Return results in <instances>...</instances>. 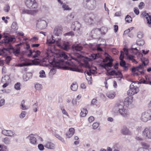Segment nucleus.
<instances>
[{"instance_id":"nucleus-1","label":"nucleus","mask_w":151,"mask_h":151,"mask_svg":"<svg viewBox=\"0 0 151 151\" xmlns=\"http://www.w3.org/2000/svg\"><path fill=\"white\" fill-rule=\"evenodd\" d=\"M59 55L61 58H63L68 61L66 63V65L64 67L65 69L74 71L81 72V70L73 63L74 61L79 62L78 59L81 58V56L78 53H72L69 55L68 57L64 52H61L59 54Z\"/></svg>"},{"instance_id":"nucleus-2","label":"nucleus","mask_w":151,"mask_h":151,"mask_svg":"<svg viewBox=\"0 0 151 151\" xmlns=\"http://www.w3.org/2000/svg\"><path fill=\"white\" fill-rule=\"evenodd\" d=\"M142 63L137 67H134L132 69V72H135L138 71L141 74H144L145 70L144 67L148 65L149 63V60L147 58H141Z\"/></svg>"},{"instance_id":"nucleus-3","label":"nucleus","mask_w":151,"mask_h":151,"mask_svg":"<svg viewBox=\"0 0 151 151\" xmlns=\"http://www.w3.org/2000/svg\"><path fill=\"white\" fill-rule=\"evenodd\" d=\"M124 103L121 102L116 104L114 109L118 113L120 114L124 117H127L129 115V112L127 109H124Z\"/></svg>"},{"instance_id":"nucleus-4","label":"nucleus","mask_w":151,"mask_h":151,"mask_svg":"<svg viewBox=\"0 0 151 151\" xmlns=\"http://www.w3.org/2000/svg\"><path fill=\"white\" fill-rule=\"evenodd\" d=\"M105 58L103 59V62H107L109 61V62L107 63H104L101 65V66L104 68L107 71H108V70L109 67H111L112 65V62L113 61V59L112 58H110L111 56L107 53H105Z\"/></svg>"},{"instance_id":"nucleus-5","label":"nucleus","mask_w":151,"mask_h":151,"mask_svg":"<svg viewBox=\"0 0 151 151\" xmlns=\"http://www.w3.org/2000/svg\"><path fill=\"white\" fill-rule=\"evenodd\" d=\"M83 6L91 10L95 9L96 6V1L95 0H83Z\"/></svg>"},{"instance_id":"nucleus-6","label":"nucleus","mask_w":151,"mask_h":151,"mask_svg":"<svg viewBox=\"0 0 151 151\" xmlns=\"http://www.w3.org/2000/svg\"><path fill=\"white\" fill-rule=\"evenodd\" d=\"M25 3L27 6L30 9H36L38 6L35 0H25Z\"/></svg>"},{"instance_id":"nucleus-7","label":"nucleus","mask_w":151,"mask_h":151,"mask_svg":"<svg viewBox=\"0 0 151 151\" xmlns=\"http://www.w3.org/2000/svg\"><path fill=\"white\" fill-rule=\"evenodd\" d=\"M151 119V111L147 110L143 112L142 115L141 120L144 122H147Z\"/></svg>"},{"instance_id":"nucleus-8","label":"nucleus","mask_w":151,"mask_h":151,"mask_svg":"<svg viewBox=\"0 0 151 151\" xmlns=\"http://www.w3.org/2000/svg\"><path fill=\"white\" fill-rule=\"evenodd\" d=\"M60 65V64L59 62L55 61H53L51 63H50V67L52 68H50V70L49 73V75L52 76L55 74L56 72V67H58Z\"/></svg>"},{"instance_id":"nucleus-9","label":"nucleus","mask_w":151,"mask_h":151,"mask_svg":"<svg viewBox=\"0 0 151 151\" xmlns=\"http://www.w3.org/2000/svg\"><path fill=\"white\" fill-rule=\"evenodd\" d=\"M94 17L95 15L93 13H87L84 15V18L85 22L91 24L93 21Z\"/></svg>"},{"instance_id":"nucleus-10","label":"nucleus","mask_w":151,"mask_h":151,"mask_svg":"<svg viewBox=\"0 0 151 151\" xmlns=\"http://www.w3.org/2000/svg\"><path fill=\"white\" fill-rule=\"evenodd\" d=\"M81 27L80 24L78 22H73L71 25L72 29L74 31H76L79 35L82 33V31L81 29Z\"/></svg>"},{"instance_id":"nucleus-11","label":"nucleus","mask_w":151,"mask_h":151,"mask_svg":"<svg viewBox=\"0 0 151 151\" xmlns=\"http://www.w3.org/2000/svg\"><path fill=\"white\" fill-rule=\"evenodd\" d=\"M7 52L8 54L13 53L15 55L18 56L20 54V49L19 48H14L13 46L10 45L7 47Z\"/></svg>"},{"instance_id":"nucleus-12","label":"nucleus","mask_w":151,"mask_h":151,"mask_svg":"<svg viewBox=\"0 0 151 151\" xmlns=\"http://www.w3.org/2000/svg\"><path fill=\"white\" fill-rule=\"evenodd\" d=\"M47 26V23L46 21L42 19H39L37 20V26L39 28L42 29L45 28Z\"/></svg>"},{"instance_id":"nucleus-13","label":"nucleus","mask_w":151,"mask_h":151,"mask_svg":"<svg viewBox=\"0 0 151 151\" xmlns=\"http://www.w3.org/2000/svg\"><path fill=\"white\" fill-rule=\"evenodd\" d=\"M142 136L146 139H151V127H147L142 132Z\"/></svg>"},{"instance_id":"nucleus-14","label":"nucleus","mask_w":151,"mask_h":151,"mask_svg":"<svg viewBox=\"0 0 151 151\" xmlns=\"http://www.w3.org/2000/svg\"><path fill=\"white\" fill-rule=\"evenodd\" d=\"M3 40L5 44H10L11 42H14L15 41L14 37L10 35H5Z\"/></svg>"},{"instance_id":"nucleus-15","label":"nucleus","mask_w":151,"mask_h":151,"mask_svg":"<svg viewBox=\"0 0 151 151\" xmlns=\"http://www.w3.org/2000/svg\"><path fill=\"white\" fill-rule=\"evenodd\" d=\"M101 34L100 29L97 28L93 29L91 31L90 35L93 38H96L99 36Z\"/></svg>"},{"instance_id":"nucleus-16","label":"nucleus","mask_w":151,"mask_h":151,"mask_svg":"<svg viewBox=\"0 0 151 151\" xmlns=\"http://www.w3.org/2000/svg\"><path fill=\"white\" fill-rule=\"evenodd\" d=\"M63 27L61 26H57L55 28L53 34L55 36H59L62 34V32Z\"/></svg>"},{"instance_id":"nucleus-17","label":"nucleus","mask_w":151,"mask_h":151,"mask_svg":"<svg viewBox=\"0 0 151 151\" xmlns=\"http://www.w3.org/2000/svg\"><path fill=\"white\" fill-rule=\"evenodd\" d=\"M56 41V37L52 35H49L47 36V43L49 45L54 43Z\"/></svg>"},{"instance_id":"nucleus-18","label":"nucleus","mask_w":151,"mask_h":151,"mask_svg":"<svg viewBox=\"0 0 151 151\" xmlns=\"http://www.w3.org/2000/svg\"><path fill=\"white\" fill-rule=\"evenodd\" d=\"M2 134L6 136L14 137L15 133L11 130H2L1 131Z\"/></svg>"},{"instance_id":"nucleus-19","label":"nucleus","mask_w":151,"mask_h":151,"mask_svg":"<svg viewBox=\"0 0 151 151\" xmlns=\"http://www.w3.org/2000/svg\"><path fill=\"white\" fill-rule=\"evenodd\" d=\"M109 74L111 76H114L115 75L116 76V77H118L120 78L119 79H120L121 78H122L123 77V76L122 74V73L121 72L119 71H116L115 70H112L111 71H110L109 72Z\"/></svg>"},{"instance_id":"nucleus-20","label":"nucleus","mask_w":151,"mask_h":151,"mask_svg":"<svg viewBox=\"0 0 151 151\" xmlns=\"http://www.w3.org/2000/svg\"><path fill=\"white\" fill-rule=\"evenodd\" d=\"M150 14V13H146L144 16L146 19L147 23L148 24V27H151V15Z\"/></svg>"},{"instance_id":"nucleus-21","label":"nucleus","mask_w":151,"mask_h":151,"mask_svg":"<svg viewBox=\"0 0 151 151\" xmlns=\"http://www.w3.org/2000/svg\"><path fill=\"white\" fill-rule=\"evenodd\" d=\"M60 47L65 50L68 51L70 48V43L68 42H64L61 45Z\"/></svg>"},{"instance_id":"nucleus-22","label":"nucleus","mask_w":151,"mask_h":151,"mask_svg":"<svg viewBox=\"0 0 151 151\" xmlns=\"http://www.w3.org/2000/svg\"><path fill=\"white\" fill-rule=\"evenodd\" d=\"M45 147L49 149H54L55 148V145L51 142H47L44 145Z\"/></svg>"},{"instance_id":"nucleus-23","label":"nucleus","mask_w":151,"mask_h":151,"mask_svg":"<svg viewBox=\"0 0 151 151\" xmlns=\"http://www.w3.org/2000/svg\"><path fill=\"white\" fill-rule=\"evenodd\" d=\"M133 98L132 97H126L124 100V105L128 106L129 105L131 104L133 102Z\"/></svg>"},{"instance_id":"nucleus-24","label":"nucleus","mask_w":151,"mask_h":151,"mask_svg":"<svg viewBox=\"0 0 151 151\" xmlns=\"http://www.w3.org/2000/svg\"><path fill=\"white\" fill-rule=\"evenodd\" d=\"M89 58H87L89 59V61H92L100 57L99 54H92L89 56Z\"/></svg>"},{"instance_id":"nucleus-25","label":"nucleus","mask_w":151,"mask_h":151,"mask_svg":"<svg viewBox=\"0 0 151 151\" xmlns=\"http://www.w3.org/2000/svg\"><path fill=\"white\" fill-rule=\"evenodd\" d=\"M75 129L74 128H71L69 129L68 132L66 134V136L67 137L70 138L74 134Z\"/></svg>"},{"instance_id":"nucleus-26","label":"nucleus","mask_w":151,"mask_h":151,"mask_svg":"<svg viewBox=\"0 0 151 151\" xmlns=\"http://www.w3.org/2000/svg\"><path fill=\"white\" fill-rule=\"evenodd\" d=\"M27 138L29 140L30 142L33 144H35L36 143V138L33 136L32 134L30 135L27 137Z\"/></svg>"},{"instance_id":"nucleus-27","label":"nucleus","mask_w":151,"mask_h":151,"mask_svg":"<svg viewBox=\"0 0 151 151\" xmlns=\"http://www.w3.org/2000/svg\"><path fill=\"white\" fill-rule=\"evenodd\" d=\"M139 91L138 88H137L136 90L131 89H130L127 91V94L129 96H131L137 93Z\"/></svg>"},{"instance_id":"nucleus-28","label":"nucleus","mask_w":151,"mask_h":151,"mask_svg":"<svg viewBox=\"0 0 151 151\" xmlns=\"http://www.w3.org/2000/svg\"><path fill=\"white\" fill-rule=\"evenodd\" d=\"M82 47L78 45H73L72 46V49L73 51H80L82 49Z\"/></svg>"},{"instance_id":"nucleus-29","label":"nucleus","mask_w":151,"mask_h":151,"mask_svg":"<svg viewBox=\"0 0 151 151\" xmlns=\"http://www.w3.org/2000/svg\"><path fill=\"white\" fill-rule=\"evenodd\" d=\"M32 62L33 63H31L30 62H24L22 63L21 64H18L17 65H16V66H19V67H23V66H27L30 65H31L33 64H34V61H32Z\"/></svg>"},{"instance_id":"nucleus-30","label":"nucleus","mask_w":151,"mask_h":151,"mask_svg":"<svg viewBox=\"0 0 151 151\" xmlns=\"http://www.w3.org/2000/svg\"><path fill=\"white\" fill-rule=\"evenodd\" d=\"M2 142L6 145H9L11 144V140L9 138L6 137L3 139Z\"/></svg>"},{"instance_id":"nucleus-31","label":"nucleus","mask_w":151,"mask_h":151,"mask_svg":"<svg viewBox=\"0 0 151 151\" xmlns=\"http://www.w3.org/2000/svg\"><path fill=\"white\" fill-rule=\"evenodd\" d=\"M122 133L124 134L127 135L131 134L130 132L126 127H123L122 129Z\"/></svg>"},{"instance_id":"nucleus-32","label":"nucleus","mask_w":151,"mask_h":151,"mask_svg":"<svg viewBox=\"0 0 151 151\" xmlns=\"http://www.w3.org/2000/svg\"><path fill=\"white\" fill-rule=\"evenodd\" d=\"M10 81L9 76L8 75H5L1 79V81L2 83H9Z\"/></svg>"},{"instance_id":"nucleus-33","label":"nucleus","mask_w":151,"mask_h":151,"mask_svg":"<svg viewBox=\"0 0 151 151\" xmlns=\"http://www.w3.org/2000/svg\"><path fill=\"white\" fill-rule=\"evenodd\" d=\"M74 17V13H71L69 14H68L66 18V20L68 22L70 21L71 20H72Z\"/></svg>"},{"instance_id":"nucleus-34","label":"nucleus","mask_w":151,"mask_h":151,"mask_svg":"<svg viewBox=\"0 0 151 151\" xmlns=\"http://www.w3.org/2000/svg\"><path fill=\"white\" fill-rule=\"evenodd\" d=\"M8 54L7 47L3 48L2 50L0 49V55H4Z\"/></svg>"},{"instance_id":"nucleus-35","label":"nucleus","mask_w":151,"mask_h":151,"mask_svg":"<svg viewBox=\"0 0 151 151\" xmlns=\"http://www.w3.org/2000/svg\"><path fill=\"white\" fill-rule=\"evenodd\" d=\"M140 50V48L139 50L137 49L136 47H132L131 48L132 51H133V52L135 53H138L139 55V57H142V54L139 52H138L139 50Z\"/></svg>"},{"instance_id":"nucleus-36","label":"nucleus","mask_w":151,"mask_h":151,"mask_svg":"<svg viewBox=\"0 0 151 151\" xmlns=\"http://www.w3.org/2000/svg\"><path fill=\"white\" fill-rule=\"evenodd\" d=\"M87 113L88 111L87 109H83V110L81 111V112L80 114V115L82 117H84L86 116Z\"/></svg>"},{"instance_id":"nucleus-37","label":"nucleus","mask_w":151,"mask_h":151,"mask_svg":"<svg viewBox=\"0 0 151 151\" xmlns=\"http://www.w3.org/2000/svg\"><path fill=\"white\" fill-rule=\"evenodd\" d=\"M21 12L22 14H31L32 13V12L31 10L26 9H22L21 10Z\"/></svg>"},{"instance_id":"nucleus-38","label":"nucleus","mask_w":151,"mask_h":151,"mask_svg":"<svg viewBox=\"0 0 151 151\" xmlns=\"http://www.w3.org/2000/svg\"><path fill=\"white\" fill-rule=\"evenodd\" d=\"M78 85L76 83H73L71 86L70 88L73 91H76L78 88Z\"/></svg>"},{"instance_id":"nucleus-39","label":"nucleus","mask_w":151,"mask_h":151,"mask_svg":"<svg viewBox=\"0 0 151 151\" xmlns=\"http://www.w3.org/2000/svg\"><path fill=\"white\" fill-rule=\"evenodd\" d=\"M62 5V7L64 10H70L71 9L68 6L66 5L65 3H63Z\"/></svg>"},{"instance_id":"nucleus-40","label":"nucleus","mask_w":151,"mask_h":151,"mask_svg":"<svg viewBox=\"0 0 151 151\" xmlns=\"http://www.w3.org/2000/svg\"><path fill=\"white\" fill-rule=\"evenodd\" d=\"M11 28L14 30H17L18 28L17 23L16 22H13L11 26Z\"/></svg>"},{"instance_id":"nucleus-41","label":"nucleus","mask_w":151,"mask_h":151,"mask_svg":"<svg viewBox=\"0 0 151 151\" xmlns=\"http://www.w3.org/2000/svg\"><path fill=\"white\" fill-rule=\"evenodd\" d=\"M35 88L37 90H40L42 89V85L39 83H36L35 85Z\"/></svg>"},{"instance_id":"nucleus-42","label":"nucleus","mask_w":151,"mask_h":151,"mask_svg":"<svg viewBox=\"0 0 151 151\" xmlns=\"http://www.w3.org/2000/svg\"><path fill=\"white\" fill-rule=\"evenodd\" d=\"M107 96L110 99H113L114 97V95L113 93L111 92H109L106 93Z\"/></svg>"},{"instance_id":"nucleus-43","label":"nucleus","mask_w":151,"mask_h":151,"mask_svg":"<svg viewBox=\"0 0 151 151\" xmlns=\"http://www.w3.org/2000/svg\"><path fill=\"white\" fill-rule=\"evenodd\" d=\"M141 145H142V147L143 148H144L145 149H148V148H149V147H150V145L148 144L145 142H142L141 143Z\"/></svg>"},{"instance_id":"nucleus-44","label":"nucleus","mask_w":151,"mask_h":151,"mask_svg":"<svg viewBox=\"0 0 151 151\" xmlns=\"http://www.w3.org/2000/svg\"><path fill=\"white\" fill-rule=\"evenodd\" d=\"M40 74L39 77L40 78H45L46 77L45 72L43 70H41L40 72Z\"/></svg>"},{"instance_id":"nucleus-45","label":"nucleus","mask_w":151,"mask_h":151,"mask_svg":"<svg viewBox=\"0 0 151 151\" xmlns=\"http://www.w3.org/2000/svg\"><path fill=\"white\" fill-rule=\"evenodd\" d=\"M125 20L127 22L129 23L132 21V19L130 16L127 15L125 18Z\"/></svg>"},{"instance_id":"nucleus-46","label":"nucleus","mask_w":151,"mask_h":151,"mask_svg":"<svg viewBox=\"0 0 151 151\" xmlns=\"http://www.w3.org/2000/svg\"><path fill=\"white\" fill-rule=\"evenodd\" d=\"M101 33L104 34L107 31V29L106 27H102L100 29Z\"/></svg>"},{"instance_id":"nucleus-47","label":"nucleus","mask_w":151,"mask_h":151,"mask_svg":"<svg viewBox=\"0 0 151 151\" xmlns=\"http://www.w3.org/2000/svg\"><path fill=\"white\" fill-rule=\"evenodd\" d=\"M55 137L58 138L59 140L63 142H65V141L64 139L61 137L59 134H56L55 135Z\"/></svg>"},{"instance_id":"nucleus-48","label":"nucleus","mask_w":151,"mask_h":151,"mask_svg":"<svg viewBox=\"0 0 151 151\" xmlns=\"http://www.w3.org/2000/svg\"><path fill=\"white\" fill-rule=\"evenodd\" d=\"M61 41V39L59 38H56L55 42L56 43V44L58 46L60 47L61 45L62 44L60 42Z\"/></svg>"},{"instance_id":"nucleus-49","label":"nucleus","mask_w":151,"mask_h":151,"mask_svg":"<svg viewBox=\"0 0 151 151\" xmlns=\"http://www.w3.org/2000/svg\"><path fill=\"white\" fill-rule=\"evenodd\" d=\"M33 52H35V54L33 56V58L38 57L40 56L41 53L40 52L39 50H37L35 52L34 50H33Z\"/></svg>"},{"instance_id":"nucleus-50","label":"nucleus","mask_w":151,"mask_h":151,"mask_svg":"<svg viewBox=\"0 0 151 151\" xmlns=\"http://www.w3.org/2000/svg\"><path fill=\"white\" fill-rule=\"evenodd\" d=\"M20 83H17L14 85V88L17 90H20L21 89Z\"/></svg>"},{"instance_id":"nucleus-51","label":"nucleus","mask_w":151,"mask_h":151,"mask_svg":"<svg viewBox=\"0 0 151 151\" xmlns=\"http://www.w3.org/2000/svg\"><path fill=\"white\" fill-rule=\"evenodd\" d=\"M25 102L24 100L22 101L21 102V106H22L21 109L22 110H26L28 109V108L26 106L24 105Z\"/></svg>"},{"instance_id":"nucleus-52","label":"nucleus","mask_w":151,"mask_h":151,"mask_svg":"<svg viewBox=\"0 0 151 151\" xmlns=\"http://www.w3.org/2000/svg\"><path fill=\"white\" fill-rule=\"evenodd\" d=\"M136 43L139 45H142L144 44V41L143 40L141 39L139 41H137Z\"/></svg>"},{"instance_id":"nucleus-53","label":"nucleus","mask_w":151,"mask_h":151,"mask_svg":"<svg viewBox=\"0 0 151 151\" xmlns=\"http://www.w3.org/2000/svg\"><path fill=\"white\" fill-rule=\"evenodd\" d=\"M137 88H138L136 86L135 83H132L130 86V88L131 89L136 90V89Z\"/></svg>"},{"instance_id":"nucleus-54","label":"nucleus","mask_w":151,"mask_h":151,"mask_svg":"<svg viewBox=\"0 0 151 151\" xmlns=\"http://www.w3.org/2000/svg\"><path fill=\"white\" fill-rule=\"evenodd\" d=\"M65 36H74V32L72 31H70L69 32H68L64 34Z\"/></svg>"},{"instance_id":"nucleus-55","label":"nucleus","mask_w":151,"mask_h":151,"mask_svg":"<svg viewBox=\"0 0 151 151\" xmlns=\"http://www.w3.org/2000/svg\"><path fill=\"white\" fill-rule=\"evenodd\" d=\"M10 9V7L9 5L7 4L4 7V10L6 12H9Z\"/></svg>"},{"instance_id":"nucleus-56","label":"nucleus","mask_w":151,"mask_h":151,"mask_svg":"<svg viewBox=\"0 0 151 151\" xmlns=\"http://www.w3.org/2000/svg\"><path fill=\"white\" fill-rule=\"evenodd\" d=\"M26 113V112L24 111H23L20 115L19 117L21 118H23L24 117Z\"/></svg>"},{"instance_id":"nucleus-57","label":"nucleus","mask_w":151,"mask_h":151,"mask_svg":"<svg viewBox=\"0 0 151 151\" xmlns=\"http://www.w3.org/2000/svg\"><path fill=\"white\" fill-rule=\"evenodd\" d=\"M143 33L142 32H138L137 36V37L139 39H141L143 36Z\"/></svg>"},{"instance_id":"nucleus-58","label":"nucleus","mask_w":151,"mask_h":151,"mask_svg":"<svg viewBox=\"0 0 151 151\" xmlns=\"http://www.w3.org/2000/svg\"><path fill=\"white\" fill-rule=\"evenodd\" d=\"M11 58L10 56H8L6 57L5 61L7 64H8L11 60Z\"/></svg>"},{"instance_id":"nucleus-59","label":"nucleus","mask_w":151,"mask_h":151,"mask_svg":"<svg viewBox=\"0 0 151 151\" xmlns=\"http://www.w3.org/2000/svg\"><path fill=\"white\" fill-rule=\"evenodd\" d=\"M145 4L143 2H141L139 6L138 7L140 9H142L144 7Z\"/></svg>"},{"instance_id":"nucleus-60","label":"nucleus","mask_w":151,"mask_h":151,"mask_svg":"<svg viewBox=\"0 0 151 151\" xmlns=\"http://www.w3.org/2000/svg\"><path fill=\"white\" fill-rule=\"evenodd\" d=\"M99 126V123L96 122L94 123L93 124V128L94 129H97Z\"/></svg>"},{"instance_id":"nucleus-61","label":"nucleus","mask_w":151,"mask_h":151,"mask_svg":"<svg viewBox=\"0 0 151 151\" xmlns=\"http://www.w3.org/2000/svg\"><path fill=\"white\" fill-rule=\"evenodd\" d=\"M124 58V53L123 51H120V55L119 57V59L120 60H123Z\"/></svg>"},{"instance_id":"nucleus-62","label":"nucleus","mask_w":151,"mask_h":151,"mask_svg":"<svg viewBox=\"0 0 151 151\" xmlns=\"http://www.w3.org/2000/svg\"><path fill=\"white\" fill-rule=\"evenodd\" d=\"M120 65L121 66L123 67L125 65H126L125 62L123 60H120Z\"/></svg>"},{"instance_id":"nucleus-63","label":"nucleus","mask_w":151,"mask_h":151,"mask_svg":"<svg viewBox=\"0 0 151 151\" xmlns=\"http://www.w3.org/2000/svg\"><path fill=\"white\" fill-rule=\"evenodd\" d=\"M38 147L40 150H42L44 149V147L42 144H39L38 145Z\"/></svg>"},{"instance_id":"nucleus-64","label":"nucleus","mask_w":151,"mask_h":151,"mask_svg":"<svg viewBox=\"0 0 151 151\" xmlns=\"http://www.w3.org/2000/svg\"><path fill=\"white\" fill-rule=\"evenodd\" d=\"M134 12L137 15H138L139 14V11L138 9L136 7L134 8Z\"/></svg>"}]
</instances>
